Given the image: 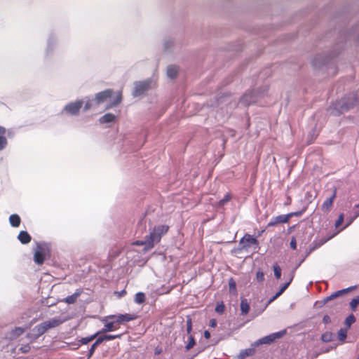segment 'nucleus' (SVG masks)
<instances>
[{"label": "nucleus", "instance_id": "nucleus-32", "mask_svg": "<svg viewBox=\"0 0 359 359\" xmlns=\"http://www.w3.org/2000/svg\"><path fill=\"white\" fill-rule=\"evenodd\" d=\"M121 101V92H118L116 95V97L111 100V104L107 107V108L114 107L118 105Z\"/></svg>", "mask_w": 359, "mask_h": 359}, {"label": "nucleus", "instance_id": "nucleus-2", "mask_svg": "<svg viewBox=\"0 0 359 359\" xmlns=\"http://www.w3.org/2000/svg\"><path fill=\"white\" fill-rule=\"evenodd\" d=\"M61 323L62 321L56 318H52L49 320L43 321L34 326L31 331L26 334V337L31 342L35 341L49 329L57 327Z\"/></svg>", "mask_w": 359, "mask_h": 359}, {"label": "nucleus", "instance_id": "nucleus-20", "mask_svg": "<svg viewBox=\"0 0 359 359\" xmlns=\"http://www.w3.org/2000/svg\"><path fill=\"white\" fill-rule=\"evenodd\" d=\"M116 118V116L111 113H107L99 118L100 124L113 123Z\"/></svg>", "mask_w": 359, "mask_h": 359}, {"label": "nucleus", "instance_id": "nucleus-7", "mask_svg": "<svg viewBox=\"0 0 359 359\" xmlns=\"http://www.w3.org/2000/svg\"><path fill=\"white\" fill-rule=\"evenodd\" d=\"M287 331L286 330H283L276 332L271 333L269 335H266L265 337H263L257 341L253 342V346H259L260 345L263 344H273L276 340L282 338L285 334Z\"/></svg>", "mask_w": 359, "mask_h": 359}, {"label": "nucleus", "instance_id": "nucleus-10", "mask_svg": "<svg viewBox=\"0 0 359 359\" xmlns=\"http://www.w3.org/2000/svg\"><path fill=\"white\" fill-rule=\"evenodd\" d=\"M108 318H109V319H114L116 325H118L135 320L137 316L135 314L131 313H119L116 315H109L108 316Z\"/></svg>", "mask_w": 359, "mask_h": 359}, {"label": "nucleus", "instance_id": "nucleus-43", "mask_svg": "<svg viewBox=\"0 0 359 359\" xmlns=\"http://www.w3.org/2000/svg\"><path fill=\"white\" fill-rule=\"evenodd\" d=\"M31 350V346L29 344L22 345L20 348L19 351H20L22 353H27Z\"/></svg>", "mask_w": 359, "mask_h": 359}, {"label": "nucleus", "instance_id": "nucleus-62", "mask_svg": "<svg viewBox=\"0 0 359 359\" xmlns=\"http://www.w3.org/2000/svg\"><path fill=\"white\" fill-rule=\"evenodd\" d=\"M334 347L333 346H330V347H327V348L326 349V352L329 351L330 350L332 349Z\"/></svg>", "mask_w": 359, "mask_h": 359}, {"label": "nucleus", "instance_id": "nucleus-48", "mask_svg": "<svg viewBox=\"0 0 359 359\" xmlns=\"http://www.w3.org/2000/svg\"><path fill=\"white\" fill-rule=\"evenodd\" d=\"M173 43L174 42L172 39H168L165 40L164 42L165 48L166 50H168L172 46Z\"/></svg>", "mask_w": 359, "mask_h": 359}, {"label": "nucleus", "instance_id": "nucleus-17", "mask_svg": "<svg viewBox=\"0 0 359 359\" xmlns=\"http://www.w3.org/2000/svg\"><path fill=\"white\" fill-rule=\"evenodd\" d=\"M256 347L253 346V343H252L250 348L240 351L239 354L236 356V359H245L247 357L253 355L255 353Z\"/></svg>", "mask_w": 359, "mask_h": 359}, {"label": "nucleus", "instance_id": "nucleus-23", "mask_svg": "<svg viewBox=\"0 0 359 359\" xmlns=\"http://www.w3.org/2000/svg\"><path fill=\"white\" fill-rule=\"evenodd\" d=\"M102 343V341L100 337L96 339L95 341L91 345V346L88 352V354H87L88 358H90L93 356L97 347Z\"/></svg>", "mask_w": 359, "mask_h": 359}, {"label": "nucleus", "instance_id": "nucleus-47", "mask_svg": "<svg viewBox=\"0 0 359 359\" xmlns=\"http://www.w3.org/2000/svg\"><path fill=\"white\" fill-rule=\"evenodd\" d=\"M303 213L302 210L297 211V212H292L290 213L287 214V216H288V220L293 216L296 217H300Z\"/></svg>", "mask_w": 359, "mask_h": 359}, {"label": "nucleus", "instance_id": "nucleus-3", "mask_svg": "<svg viewBox=\"0 0 359 359\" xmlns=\"http://www.w3.org/2000/svg\"><path fill=\"white\" fill-rule=\"evenodd\" d=\"M357 102V94L355 93H351L346 95L340 100L333 103L330 108V111L332 114L338 115L353 107Z\"/></svg>", "mask_w": 359, "mask_h": 359}, {"label": "nucleus", "instance_id": "nucleus-41", "mask_svg": "<svg viewBox=\"0 0 359 359\" xmlns=\"http://www.w3.org/2000/svg\"><path fill=\"white\" fill-rule=\"evenodd\" d=\"M231 199V196L229 193L226 194L225 196H224V198L222 199H221L219 201V205L220 206H223L228 201H229Z\"/></svg>", "mask_w": 359, "mask_h": 359}, {"label": "nucleus", "instance_id": "nucleus-36", "mask_svg": "<svg viewBox=\"0 0 359 359\" xmlns=\"http://www.w3.org/2000/svg\"><path fill=\"white\" fill-rule=\"evenodd\" d=\"M195 344H196V341H195L194 337L190 334L188 337V343L185 346L186 350L189 351L191 348H192L194 347V346L195 345Z\"/></svg>", "mask_w": 359, "mask_h": 359}, {"label": "nucleus", "instance_id": "nucleus-11", "mask_svg": "<svg viewBox=\"0 0 359 359\" xmlns=\"http://www.w3.org/2000/svg\"><path fill=\"white\" fill-rule=\"evenodd\" d=\"M258 99L257 93L254 90H249L245 93L240 99V103L245 106L250 105L257 102Z\"/></svg>", "mask_w": 359, "mask_h": 359}, {"label": "nucleus", "instance_id": "nucleus-60", "mask_svg": "<svg viewBox=\"0 0 359 359\" xmlns=\"http://www.w3.org/2000/svg\"><path fill=\"white\" fill-rule=\"evenodd\" d=\"M116 294H117V298L120 299L121 297H123L124 296V294H126V293H115Z\"/></svg>", "mask_w": 359, "mask_h": 359}, {"label": "nucleus", "instance_id": "nucleus-44", "mask_svg": "<svg viewBox=\"0 0 359 359\" xmlns=\"http://www.w3.org/2000/svg\"><path fill=\"white\" fill-rule=\"evenodd\" d=\"M229 290L230 292L236 291V283L233 278H231L229 280Z\"/></svg>", "mask_w": 359, "mask_h": 359}, {"label": "nucleus", "instance_id": "nucleus-64", "mask_svg": "<svg viewBox=\"0 0 359 359\" xmlns=\"http://www.w3.org/2000/svg\"><path fill=\"white\" fill-rule=\"evenodd\" d=\"M358 359H359V358H358Z\"/></svg>", "mask_w": 359, "mask_h": 359}, {"label": "nucleus", "instance_id": "nucleus-50", "mask_svg": "<svg viewBox=\"0 0 359 359\" xmlns=\"http://www.w3.org/2000/svg\"><path fill=\"white\" fill-rule=\"evenodd\" d=\"M283 293H275V294L271 297L270 298L268 302H267V304H266V306H268L269 304H270L272 302H273L275 299H276L278 297H280Z\"/></svg>", "mask_w": 359, "mask_h": 359}, {"label": "nucleus", "instance_id": "nucleus-34", "mask_svg": "<svg viewBox=\"0 0 359 359\" xmlns=\"http://www.w3.org/2000/svg\"><path fill=\"white\" fill-rule=\"evenodd\" d=\"M356 319L353 314L348 315L345 319V325L347 327H350L352 324L355 322Z\"/></svg>", "mask_w": 359, "mask_h": 359}, {"label": "nucleus", "instance_id": "nucleus-9", "mask_svg": "<svg viewBox=\"0 0 359 359\" xmlns=\"http://www.w3.org/2000/svg\"><path fill=\"white\" fill-rule=\"evenodd\" d=\"M252 246H254L255 250L259 248V241L250 234H245L239 241L240 250L248 251Z\"/></svg>", "mask_w": 359, "mask_h": 359}, {"label": "nucleus", "instance_id": "nucleus-51", "mask_svg": "<svg viewBox=\"0 0 359 359\" xmlns=\"http://www.w3.org/2000/svg\"><path fill=\"white\" fill-rule=\"evenodd\" d=\"M290 248L293 250H295L297 248V241L294 237H292L290 243Z\"/></svg>", "mask_w": 359, "mask_h": 359}, {"label": "nucleus", "instance_id": "nucleus-26", "mask_svg": "<svg viewBox=\"0 0 359 359\" xmlns=\"http://www.w3.org/2000/svg\"><path fill=\"white\" fill-rule=\"evenodd\" d=\"M177 67L175 65H170L167 68V76L170 79H174L176 77L177 74Z\"/></svg>", "mask_w": 359, "mask_h": 359}, {"label": "nucleus", "instance_id": "nucleus-37", "mask_svg": "<svg viewBox=\"0 0 359 359\" xmlns=\"http://www.w3.org/2000/svg\"><path fill=\"white\" fill-rule=\"evenodd\" d=\"M358 305H359V297H356L353 298L349 303L350 308L353 311H355L356 310Z\"/></svg>", "mask_w": 359, "mask_h": 359}, {"label": "nucleus", "instance_id": "nucleus-58", "mask_svg": "<svg viewBox=\"0 0 359 359\" xmlns=\"http://www.w3.org/2000/svg\"><path fill=\"white\" fill-rule=\"evenodd\" d=\"M192 330V325H187V332L190 334Z\"/></svg>", "mask_w": 359, "mask_h": 359}, {"label": "nucleus", "instance_id": "nucleus-57", "mask_svg": "<svg viewBox=\"0 0 359 359\" xmlns=\"http://www.w3.org/2000/svg\"><path fill=\"white\" fill-rule=\"evenodd\" d=\"M315 287H316V290L318 291V292H321L323 290V288L321 287H320L319 284L318 283H316L315 284Z\"/></svg>", "mask_w": 359, "mask_h": 359}, {"label": "nucleus", "instance_id": "nucleus-42", "mask_svg": "<svg viewBox=\"0 0 359 359\" xmlns=\"http://www.w3.org/2000/svg\"><path fill=\"white\" fill-rule=\"evenodd\" d=\"M344 220V215L343 213H341L339 215L337 220L335 222V224H334L335 228H339V226L343 223Z\"/></svg>", "mask_w": 359, "mask_h": 359}, {"label": "nucleus", "instance_id": "nucleus-38", "mask_svg": "<svg viewBox=\"0 0 359 359\" xmlns=\"http://www.w3.org/2000/svg\"><path fill=\"white\" fill-rule=\"evenodd\" d=\"M8 144V140L5 135H0V151L4 149Z\"/></svg>", "mask_w": 359, "mask_h": 359}, {"label": "nucleus", "instance_id": "nucleus-14", "mask_svg": "<svg viewBox=\"0 0 359 359\" xmlns=\"http://www.w3.org/2000/svg\"><path fill=\"white\" fill-rule=\"evenodd\" d=\"M344 293H331V294L325 298H323L321 300L316 301L313 306L316 309H319L323 306L326 303H327L329 301L336 299L337 297L344 294Z\"/></svg>", "mask_w": 359, "mask_h": 359}, {"label": "nucleus", "instance_id": "nucleus-1", "mask_svg": "<svg viewBox=\"0 0 359 359\" xmlns=\"http://www.w3.org/2000/svg\"><path fill=\"white\" fill-rule=\"evenodd\" d=\"M168 229L169 226L165 224L154 226L149 234L144 237V240L136 241L132 245L143 246L142 252L145 253L153 248L155 244L160 242L161 237L168 232Z\"/></svg>", "mask_w": 359, "mask_h": 359}, {"label": "nucleus", "instance_id": "nucleus-16", "mask_svg": "<svg viewBox=\"0 0 359 359\" xmlns=\"http://www.w3.org/2000/svg\"><path fill=\"white\" fill-rule=\"evenodd\" d=\"M288 222V216L287 215H280L271 219L267 224V227L273 226L278 224H284Z\"/></svg>", "mask_w": 359, "mask_h": 359}, {"label": "nucleus", "instance_id": "nucleus-33", "mask_svg": "<svg viewBox=\"0 0 359 359\" xmlns=\"http://www.w3.org/2000/svg\"><path fill=\"white\" fill-rule=\"evenodd\" d=\"M81 294V293H73L72 295L66 297L65 301L66 303L69 304H73L76 302V299L78 298V297H79Z\"/></svg>", "mask_w": 359, "mask_h": 359}, {"label": "nucleus", "instance_id": "nucleus-24", "mask_svg": "<svg viewBox=\"0 0 359 359\" xmlns=\"http://www.w3.org/2000/svg\"><path fill=\"white\" fill-rule=\"evenodd\" d=\"M25 332V329L21 327H15L10 332V337L11 339H16L22 335Z\"/></svg>", "mask_w": 359, "mask_h": 359}, {"label": "nucleus", "instance_id": "nucleus-21", "mask_svg": "<svg viewBox=\"0 0 359 359\" xmlns=\"http://www.w3.org/2000/svg\"><path fill=\"white\" fill-rule=\"evenodd\" d=\"M18 239L22 244H27L31 241L32 237L26 231H21L18 236Z\"/></svg>", "mask_w": 359, "mask_h": 359}, {"label": "nucleus", "instance_id": "nucleus-39", "mask_svg": "<svg viewBox=\"0 0 359 359\" xmlns=\"http://www.w3.org/2000/svg\"><path fill=\"white\" fill-rule=\"evenodd\" d=\"M273 272H274V276L277 279L280 278L281 269L277 264L273 265Z\"/></svg>", "mask_w": 359, "mask_h": 359}, {"label": "nucleus", "instance_id": "nucleus-13", "mask_svg": "<svg viewBox=\"0 0 359 359\" xmlns=\"http://www.w3.org/2000/svg\"><path fill=\"white\" fill-rule=\"evenodd\" d=\"M102 322L104 323V327L102 329L99 331L100 334H103L109 332H111L114 330H117L118 326L114 320V319H109L108 318V316H106L103 320Z\"/></svg>", "mask_w": 359, "mask_h": 359}, {"label": "nucleus", "instance_id": "nucleus-59", "mask_svg": "<svg viewBox=\"0 0 359 359\" xmlns=\"http://www.w3.org/2000/svg\"><path fill=\"white\" fill-rule=\"evenodd\" d=\"M187 325H192L191 319L189 317L187 319Z\"/></svg>", "mask_w": 359, "mask_h": 359}, {"label": "nucleus", "instance_id": "nucleus-22", "mask_svg": "<svg viewBox=\"0 0 359 359\" xmlns=\"http://www.w3.org/2000/svg\"><path fill=\"white\" fill-rule=\"evenodd\" d=\"M10 225L13 228H17L20 225L21 218L18 214H12L8 218Z\"/></svg>", "mask_w": 359, "mask_h": 359}, {"label": "nucleus", "instance_id": "nucleus-27", "mask_svg": "<svg viewBox=\"0 0 359 359\" xmlns=\"http://www.w3.org/2000/svg\"><path fill=\"white\" fill-rule=\"evenodd\" d=\"M334 338V334L331 332H325L320 337L321 341L325 343L333 341Z\"/></svg>", "mask_w": 359, "mask_h": 359}, {"label": "nucleus", "instance_id": "nucleus-56", "mask_svg": "<svg viewBox=\"0 0 359 359\" xmlns=\"http://www.w3.org/2000/svg\"><path fill=\"white\" fill-rule=\"evenodd\" d=\"M204 337H205V339H209V338H210V332H209V331L205 330V331L204 332Z\"/></svg>", "mask_w": 359, "mask_h": 359}, {"label": "nucleus", "instance_id": "nucleus-18", "mask_svg": "<svg viewBox=\"0 0 359 359\" xmlns=\"http://www.w3.org/2000/svg\"><path fill=\"white\" fill-rule=\"evenodd\" d=\"M135 250L134 249H133V248L129 249L126 253L127 259L133 260V263L137 264L139 266L145 264L146 262H147V259H144V258L140 259L139 257L137 259L134 258L133 253H135Z\"/></svg>", "mask_w": 359, "mask_h": 359}, {"label": "nucleus", "instance_id": "nucleus-12", "mask_svg": "<svg viewBox=\"0 0 359 359\" xmlns=\"http://www.w3.org/2000/svg\"><path fill=\"white\" fill-rule=\"evenodd\" d=\"M113 94L114 91L111 89H107L99 92L95 95V101L97 104H100L110 100Z\"/></svg>", "mask_w": 359, "mask_h": 359}, {"label": "nucleus", "instance_id": "nucleus-45", "mask_svg": "<svg viewBox=\"0 0 359 359\" xmlns=\"http://www.w3.org/2000/svg\"><path fill=\"white\" fill-rule=\"evenodd\" d=\"M256 280L259 283H262L264 280V275L262 271H258L256 274Z\"/></svg>", "mask_w": 359, "mask_h": 359}, {"label": "nucleus", "instance_id": "nucleus-46", "mask_svg": "<svg viewBox=\"0 0 359 359\" xmlns=\"http://www.w3.org/2000/svg\"><path fill=\"white\" fill-rule=\"evenodd\" d=\"M292 278H290V280H289L287 282H286V283H285L282 284V285L280 286V288H279L278 292H284V291L287 288V287L289 286V285L290 284V283H291V281H292Z\"/></svg>", "mask_w": 359, "mask_h": 359}, {"label": "nucleus", "instance_id": "nucleus-6", "mask_svg": "<svg viewBox=\"0 0 359 359\" xmlns=\"http://www.w3.org/2000/svg\"><path fill=\"white\" fill-rule=\"evenodd\" d=\"M49 254V247L46 243H38L34 254V261L38 265L43 264Z\"/></svg>", "mask_w": 359, "mask_h": 359}, {"label": "nucleus", "instance_id": "nucleus-53", "mask_svg": "<svg viewBox=\"0 0 359 359\" xmlns=\"http://www.w3.org/2000/svg\"><path fill=\"white\" fill-rule=\"evenodd\" d=\"M323 322L324 323H328L330 322V318L328 316L325 315L324 316L323 318Z\"/></svg>", "mask_w": 359, "mask_h": 359}, {"label": "nucleus", "instance_id": "nucleus-49", "mask_svg": "<svg viewBox=\"0 0 359 359\" xmlns=\"http://www.w3.org/2000/svg\"><path fill=\"white\" fill-rule=\"evenodd\" d=\"M357 287H358L357 285H354V286H351V287H348L346 288L338 290H336L335 292H352L353 290H355Z\"/></svg>", "mask_w": 359, "mask_h": 359}, {"label": "nucleus", "instance_id": "nucleus-19", "mask_svg": "<svg viewBox=\"0 0 359 359\" xmlns=\"http://www.w3.org/2000/svg\"><path fill=\"white\" fill-rule=\"evenodd\" d=\"M353 210V215L346 218L345 226L342 227L341 229H339L338 232H340L341 231L344 230L349 225H351L353 223V222L359 216V203L354 206Z\"/></svg>", "mask_w": 359, "mask_h": 359}, {"label": "nucleus", "instance_id": "nucleus-5", "mask_svg": "<svg viewBox=\"0 0 359 359\" xmlns=\"http://www.w3.org/2000/svg\"><path fill=\"white\" fill-rule=\"evenodd\" d=\"M154 82L152 79H148L144 81H140L134 82V88L132 92L133 97H138L151 89L154 85Z\"/></svg>", "mask_w": 359, "mask_h": 359}, {"label": "nucleus", "instance_id": "nucleus-55", "mask_svg": "<svg viewBox=\"0 0 359 359\" xmlns=\"http://www.w3.org/2000/svg\"><path fill=\"white\" fill-rule=\"evenodd\" d=\"M43 304H45V302H43ZM55 303L54 301H49L48 299L46 300V304L48 306H52V305H54Z\"/></svg>", "mask_w": 359, "mask_h": 359}, {"label": "nucleus", "instance_id": "nucleus-28", "mask_svg": "<svg viewBox=\"0 0 359 359\" xmlns=\"http://www.w3.org/2000/svg\"><path fill=\"white\" fill-rule=\"evenodd\" d=\"M83 103V111H88L93 106V100L89 97H86L84 99L82 100Z\"/></svg>", "mask_w": 359, "mask_h": 359}, {"label": "nucleus", "instance_id": "nucleus-30", "mask_svg": "<svg viewBox=\"0 0 359 359\" xmlns=\"http://www.w3.org/2000/svg\"><path fill=\"white\" fill-rule=\"evenodd\" d=\"M99 334H100V332H96L94 334L90 335L89 337H82L79 340V342L81 344H83V345L87 344L89 342H90L91 341H93L96 337V336L98 335Z\"/></svg>", "mask_w": 359, "mask_h": 359}, {"label": "nucleus", "instance_id": "nucleus-63", "mask_svg": "<svg viewBox=\"0 0 359 359\" xmlns=\"http://www.w3.org/2000/svg\"><path fill=\"white\" fill-rule=\"evenodd\" d=\"M120 292H126L125 290H121Z\"/></svg>", "mask_w": 359, "mask_h": 359}, {"label": "nucleus", "instance_id": "nucleus-61", "mask_svg": "<svg viewBox=\"0 0 359 359\" xmlns=\"http://www.w3.org/2000/svg\"><path fill=\"white\" fill-rule=\"evenodd\" d=\"M161 350H158L157 348L155 349V354L157 355V354H159L161 353Z\"/></svg>", "mask_w": 359, "mask_h": 359}, {"label": "nucleus", "instance_id": "nucleus-29", "mask_svg": "<svg viewBox=\"0 0 359 359\" xmlns=\"http://www.w3.org/2000/svg\"><path fill=\"white\" fill-rule=\"evenodd\" d=\"M122 334H104L100 336L102 342L105 341H110L116 339H120Z\"/></svg>", "mask_w": 359, "mask_h": 359}, {"label": "nucleus", "instance_id": "nucleus-4", "mask_svg": "<svg viewBox=\"0 0 359 359\" xmlns=\"http://www.w3.org/2000/svg\"><path fill=\"white\" fill-rule=\"evenodd\" d=\"M84 102L82 100H76L67 103L61 111L62 114L77 116L83 107Z\"/></svg>", "mask_w": 359, "mask_h": 359}, {"label": "nucleus", "instance_id": "nucleus-54", "mask_svg": "<svg viewBox=\"0 0 359 359\" xmlns=\"http://www.w3.org/2000/svg\"><path fill=\"white\" fill-rule=\"evenodd\" d=\"M6 133V129L4 127L0 126V135H5Z\"/></svg>", "mask_w": 359, "mask_h": 359}, {"label": "nucleus", "instance_id": "nucleus-35", "mask_svg": "<svg viewBox=\"0 0 359 359\" xmlns=\"http://www.w3.org/2000/svg\"><path fill=\"white\" fill-rule=\"evenodd\" d=\"M338 339L340 341L344 342L347 337V330L344 328H341L338 331Z\"/></svg>", "mask_w": 359, "mask_h": 359}, {"label": "nucleus", "instance_id": "nucleus-15", "mask_svg": "<svg viewBox=\"0 0 359 359\" xmlns=\"http://www.w3.org/2000/svg\"><path fill=\"white\" fill-rule=\"evenodd\" d=\"M337 196V189L334 188L333 193L330 197L327 198L323 203L321 206V210L323 212H327L330 210L331 207L332 206L334 200L335 199Z\"/></svg>", "mask_w": 359, "mask_h": 359}, {"label": "nucleus", "instance_id": "nucleus-31", "mask_svg": "<svg viewBox=\"0 0 359 359\" xmlns=\"http://www.w3.org/2000/svg\"><path fill=\"white\" fill-rule=\"evenodd\" d=\"M145 293H136L135 297V302L138 304H142L145 302Z\"/></svg>", "mask_w": 359, "mask_h": 359}, {"label": "nucleus", "instance_id": "nucleus-25", "mask_svg": "<svg viewBox=\"0 0 359 359\" xmlns=\"http://www.w3.org/2000/svg\"><path fill=\"white\" fill-rule=\"evenodd\" d=\"M250 311V305L245 299H243L241 302V315L245 316Z\"/></svg>", "mask_w": 359, "mask_h": 359}, {"label": "nucleus", "instance_id": "nucleus-40", "mask_svg": "<svg viewBox=\"0 0 359 359\" xmlns=\"http://www.w3.org/2000/svg\"><path fill=\"white\" fill-rule=\"evenodd\" d=\"M225 309V306L223 302L217 303V306H215V311L219 314H222Z\"/></svg>", "mask_w": 359, "mask_h": 359}, {"label": "nucleus", "instance_id": "nucleus-52", "mask_svg": "<svg viewBox=\"0 0 359 359\" xmlns=\"http://www.w3.org/2000/svg\"><path fill=\"white\" fill-rule=\"evenodd\" d=\"M209 326L211 327H215L217 326V320L215 318L210 319Z\"/></svg>", "mask_w": 359, "mask_h": 359}, {"label": "nucleus", "instance_id": "nucleus-8", "mask_svg": "<svg viewBox=\"0 0 359 359\" xmlns=\"http://www.w3.org/2000/svg\"><path fill=\"white\" fill-rule=\"evenodd\" d=\"M58 39L54 33L49 34L47 41L46 46L44 50V57L46 59L52 57L57 48Z\"/></svg>", "mask_w": 359, "mask_h": 359}]
</instances>
